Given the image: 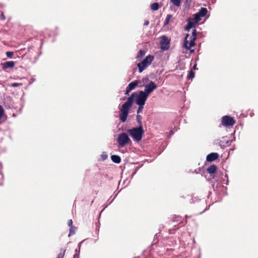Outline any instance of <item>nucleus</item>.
<instances>
[{"instance_id": "f257e3e1", "label": "nucleus", "mask_w": 258, "mask_h": 258, "mask_svg": "<svg viewBox=\"0 0 258 258\" xmlns=\"http://www.w3.org/2000/svg\"><path fill=\"white\" fill-rule=\"evenodd\" d=\"M136 93L134 92L127 98V101L124 103L120 109V112L119 115V118L122 122L126 121L129 110L132 107L134 102V98H136Z\"/></svg>"}, {"instance_id": "f03ea898", "label": "nucleus", "mask_w": 258, "mask_h": 258, "mask_svg": "<svg viewBox=\"0 0 258 258\" xmlns=\"http://www.w3.org/2000/svg\"><path fill=\"white\" fill-rule=\"evenodd\" d=\"M127 132L134 142L139 143L142 139L145 132L143 126H139L128 130Z\"/></svg>"}, {"instance_id": "7ed1b4c3", "label": "nucleus", "mask_w": 258, "mask_h": 258, "mask_svg": "<svg viewBox=\"0 0 258 258\" xmlns=\"http://www.w3.org/2000/svg\"><path fill=\"white\" fill-rule=\"evenodd\" d=\"M19 52L20 54L27 55V57L31 60H36L39 56L38 52L34 50L33 46H29L27 49L21 48Z\"/></svg>"}, {"instance_id": "20e7f679", "label": "nucleus", "mask_w": 258, "mask_h": 258, "mask_svg": "<svg viewBox=\"0 0 258 258\" xmlns=\"http://www.w3.org/2000/svg\"><path fill=\"white\" fill-rule=\"evenodd\" d=\"M189 34H187L186 36L184 38V47L187 49L189 50L190 47H194L196 45L195 40L197 39V30L196 29H193L192 30V36L190 38L189 42L187 40V37H188Z\"/></svg>"}, {"instance_id": "39448f33", "label": "nucleus", "mask_w": 258, "mask_h": 258, "mask_svg": "<svg viewBox=\"0 0 258 258\" xmlns=\"http://www.w3.org/2000/svg\"><path fill=\"white\" fill-rule=\"evenodd\" d=\"M154 59V56L152 55H148L145 57L143 60L138 63L139 73H142L148 66H149Z\"/></svg>"}, {"instance_id": "423d86ee", "label": "nucleus", "mask_w": 258, "mask_h": 258, "mask_svg": "<svg viewBox=\"0 0 258 258\" xmlns=\"http://www.w3.org/2000/svg\"><path fill=\"white\" fill-rule=\"evenodd\" d=\"M117 141L119 146L123 147L125 145L128 144L131 142V140L126 133H122L118 135Z\"/></svg>"}, {"instance_id": "0eeeda50", "label": "nucleus", "mask_w": 258, "mask_h": 258, "mask_svg": "<svg viewBox=\"0 0 258 258\" xmlns=\"http://www.w3.org/2000/svg\"><path fill=\"white\" fill-rule=\"evenodd\" d=\"M148 96L140 91L138 94L136 93L135 102L136 104L145 105L147 100Z\"/></svg>"}, {"instance_id": "6e6552de", "label": "nucleus", "mask_w": 258, "mask_h": 258, "mask_svg": "<svg viewBox=\"0 0 258 258\" xmlns=\"http://www.w3.org/2000/svg\"><path fill=\"white\" fill-rule=\"evenodd\" d=\"M157 87V85L152 81H150L149 84L145 85V89L143 92L148 96Z\"/></svg>"}, {"instance_id": "1a4fd4ad", "label": "nucleus", "mask_w": 258, "mask_h": 258, "mask_svg": "<svg viewBox=\"0 0 258 258\" xmlns=\"http://www.w3.org/2000/svg\"><path fill=\"white\" fill-rule=\"evenodd\" d=\"M222 124L225 126H232L235 123V120L233 117L228 115H225L222 118Z\"/></svg>"}, {"instance_id": "9d476101", "label": "nucleus", "mask_w": 258, "mask_h": 258, "mask_svg": "<svg viewBox=\"0 0 258 258\" xmlns=\"http://www.w3.org/2000/svg\"><path fill=\"white\" fill-rule=\"evenodd\" d=\"M170 47V40L168 38L164 36L163 37L162 41L161 43V49L163 50H167Z\"/></svg>"}, {"instance_id": "9b49d317", "label": "nucleus", "mask_w": 258, "mask_h": 258, "mask_svg": "<svg viewBox=\"0 0 258 258\" xmlns=\"http://www.w3.org/2000/svg\"><path fill=\"white\" fill-rule=\"evenodd\" d=\"M187 24L184 27V30L185 31H189L190 29L192 27H195L197 23L195 21L191 18H188L187 20Z\"/></svg>"}, {"instance_id": "f8f14e48", "label": "nucleus", "mask_w": 258, "mask_h": 258, "mask_svg": "<svg viewBox=\"0 0 258 258\" xmlns=\"http://www.w3.org/2000/svg\"><path fill=\"white\" fill-rule=\"evenodd\" d=\"M219 157V155L217 153H211L207 156L206 160L208 162H212L217 160Z\"/></svg>"}, {"instance_id": "ddd939ff", "label": "nucleus", "mask_w": 258, "mask_h": 258, "mask_svg": "<svg viewBox=\"0 0 258 258\" xmlns=\"http://www.w3.org/2000/svg\"><path fill=\"white\" fill-rule=\"evenodd\" d=\"M15 62L14 61H8L1 63L2 68L4 70H5L8 68H13L15 66Z\"/></svg>"}, {"instance_id": "4468645a", "label": "nucleus", "mask_w": 258, "mask_h": 258, "mask_svg": "<svg viewBox=\"0 0 258 258\" xmlns=\"http://www.w3.org/2000/svg\"><path fill=\"white\" fill-rule=\"evenodd\" d=\"M217 170V167L215 164H213L210 165L207 169L208 172L210 174H214L216 173Z\"/></svg>"}, {"instance_id": "2eb2a0df", "label": "nucleus", "mask_w": 258, "mask_h": 258, "mask_svg": "<svg viewBox=\"0 0 258 258\" xmlns=\"http://www.w3.org/2000/svg\"><path fill=\"white\" fill-rule=\"evenodd\" d=\"M111 160L115 163H119L121 162V158L118 155H111Z\"/></svg>"}, {"instance_id": "dca6fc26", "label": "nucleus", "mask_w": 258, "mask_h": 258, "mask_svg": "<svg viewBox=\"0 0 258 258\" xmlns=\"http://www.w3.org/2000/svg\"><path fill=\"white\" fill-rule=\"evenodd\" d=\"M208 12V10L205 8H202L200 11L198 12V14L202 17H204L206 16L207 13Z\"/></svg>"}, {"instance_id": "f3484780", "label": "nucleus", "mask_w": 258, "mask_h": 258, "mask_svg": "<svg viewBox=\"0 0 258 258\" xmlns=\"http://www.w3.org/2000/svg\"><path fill=\"white\" fill-rule=\"evenodd\" d=\"M138 82L135 81L131 82L127 86L130 89H131V90H133L135 88V87L138 85Z\"/></svg>"}, {"instance_id": "a211bd4d", "label": "nucleus", "mask_w": 258, "mask_h": 258, "mask_svg": "<svg viewBox=\"0 0 258 258\" xmlns=\"http://www.w3.org/2000/svg\"><path fill=\"white\" fill-rule=\"evenodd\" d=\"M159 8V5L158 3H154L151 5V9L153 11H157Z\"/></svg>"}, {"instance_id": "6ab92c4d", "label": "nucleus", "mask_w": 258, "mask_h": 258, "mask_svg": "<svg viewBox=\"0 0 258 258\" xmlns=\"http://www.w3.org/2000/svg\"><path fill=\"white\" fill-rule=\"evenodd\" d=\"M172 18V16L171 15L168 14L167 15L164 23V25L166 26L168 25L170 21V20Z\"/></svg>"}, {"instance_id": "aec40b11", "label": "nucleus", "mask_w": 258, "mask_h": 258, "mask_svg": "<svg viewBox=\"0 0 258 258\" xmlns=\"http://www.w3.org/2000/svg\"><path fill=\"white\" fill-rule=\"evenodd\" d=\"M142 119V116L141 115H140L139 114H137V115L136 116V120L139 124V126H143Z\"/></svg>"}, {"instance_id": "412c9836", "label": "nucleus", "mask_w": 258, "mask_h": 258, "mask_svg": "<svg viewBox=\"0 0 258 258\" xmlns=\"http://www.w3.org/2000/svg\"><path fill=\"white\" fill-rule=\"evenodd\" d=\"M66 249L63 248L60 249V252L58 254L56 258H63L65 254Z\"/></svg>"}, {"instance_id": "4be33fe9", "label": "nucleus", "mask_w": 258, "mask_h": 258, "mask_svg": "<svg viewBox=\"0 0 258 258\" xmlns=\"http://www.w3.org/2000/svg\"><path fill=\"white\" fill-rule=\"evenodd\" d=\"M225 138H223V140H221L219 142V145L222 149H224L226 148L225 145Z\"/></svg>"}, {"instance_id": "5701e85b", "label": "nucleus", "mask_w": 258, "mask_h": 258, "mask_svg": "<svg viewBox=\"0 0 258 258\" xmlns=\"http://www.w3.org/2000/svg\"><path fill=\"white\" fill-rule=\"evenodd\" d=\"M201 18L202 17L197 13L195 15V17L192 19L194 20L195 22L197 24L201 20Z\"/></svg>"}, {"instance_id": "b1692460", "label": "nucleus", "mask_w": 258, "mask_h": 258, "mask_svg": "<svg viewBox=\"0 0 258 258\" xmlns=\"http://www.w3.org/2000/svg\"><path fill=\"white\" fill-rule=\"evenodd\" d=\"M182 0H170L171 2L175 6L179 7Z\"/></svg>"}, {"instance_id": "393cba45", "label": "nucleus", "mask_w": 258, "mask_h": 258, "mask_svg": "<svg viewBox=\"0 0 258 258\" xmlns=\"http://www.w3.org/2000/svg\"><path fill=\"white\" fill-rule=\"evenodd\" d=\"M145 54V51L142 49L140 50L137 54V58H140L144 56Z\"/></svg>"}, {"instance_id": "a878e982", "label": "nucleus", "mask_w": 258, "mask_h": 258, "mask_svg": "<svg viewBox=\"0 0 258 258\" xmlns=\"http://www.w3.org/2000/svg\"><path fill=\"white\" fill-rule=\"evenodd\" d=\"M139 107L137 110V114H139L140 113L142 112L143 109L144 108V105L137 104Z\"/></svg>"}, {"instance_id": "bb28decb", "label": "nucleus", "mask_w": 258, "mask_h": 258, "mask_svg": "<svg viewBox=\"0 0 258 258\" xmlns=\"http://www.w3.org/2000/svg\"><path fill=\"white\" fill-rule=\"evenodd\" d=\"M75 227H70L69 236H70L72 235H74L75 233Z\"/></svg>"}, {"instance_id": "cd10ccee", "label": "nucleus", "mask_w": 258, "mask_h": 258, "mask_svg": "<svg viewBox=\"0 0 258 258\" xmlns=\"http://www.w3.org/2000/svg\"><path fill=\"white\" fill-rule=\"evenodd\" d=\"M14 53L13 51H7L6 52V55L9 58H12L13 56L14 55Z\"/></svg>"}, {"instance_id": "c85d7f7f", "label": "nucleus", "mask_w": 258, "mask_h": 258, "mask_svg": "<svg viewBox=\"0 0 258 258\" xmlns=\"http://www.w3.org/2000/svg\"><path fill=\"white\" fill-rule=\"evenodd\" d=\"M100 157H101V160L102 161H104L107 158L108 156H107V154L106 153V152H103L100 155Z\"/></svg>"}, {"instance_id": "c756f323", "label": "nucleus", "mask_w": 258, "mask_h": 258, "mask_svg": "<svg viewBox=\"0 0 258 258\" xmlns=\"http://www.w3.org/2000/svg\"><path fill=\"white\" fill-rule=\"evenodd\" d=\"M194 77L195 73L192 70H190L187 76V78L192 79Z\"/></svg>"}, {"instance_id": "7c9ffc66", "label": "nucleus", "mask_w": 258, "mask_h": 258, "mask_svg": "<svg viewBox=\"0 0 258 258\" xmlns=\"http://www.w3.org/2000/svg\"><path fill=\"white\" fill-rule=\"evenodd\" d=\"M178 216L174 215V216L172 218V221L173 222H178L180 221L179 219H177V218H179Z\"/></svg>"}, {"instance_id": "2f4dec72", "label": "nucleus", "mask_w": 258, "mask_h": 258, "mask_svg": "<svg viewBox=\"0 0 258 258\" xmlns=\"http://www.w3.org/2000/svg\"><path fill=\"white\" fill-rule=\"evenodd\" d=\"M4 114V110L3 108V107L0 105V119H1L2 117L3 116Z\"/></svg>"}, {"instance_id": "473e14b6", "label": "nucleus", "mask_w": 258, "mask_h": 258, "mask_svg": "<svg viewBox=\"0 0 258 258\" xmlns=\"http://www.w3.org/2000/svg\"><path fill=\"white\" fill-rule=\"evenodd\" d=\"M225 177L226 178H223V181H224L225 180H226V182L225 183L226 185H228V183H229V180H228V175L226 173L225 174Z\"/></svg>"}, {"instance_id": "72a5a7b5", "label": "nucleus", "mask_w": 258, "mask_h": 258, "mask_svg": "<svg viewBox=\"0 0 258 258\" xmlns=\"http://www.w3.org/2000/svg\"><path fill=\"white\" fill-rule=\"evenodd\" d=\"M225 145H226V147L229 146L230 145V141L228 140L227 139V137H225Z\"/></svg>"}, {"instance_id": "f704fd0d", "label": "nucleus", "mask_w": 258, "mask_h": 258, "mask_svg": "<svg viewBox=\"0 0 258 258\" xmlns=\"http://www.w3.org/2000/svg\"><path fill=\"white\" fill-rule=\"evenodd\" d=\"M84 240H82L81 242H80L78 245V254H79V253H80V248H81V244L82 243L84 242Z\"/></svg>"}, {"instance_id": "c9c22d12", "label": "nucleus", "mask_w": 258, "mask_h": 258, "mask_svg": "<svg viewBox=\"0 0 258 258\" xmlns=\"http://www.w3.org/2000/svg\"><path fill=\"white\" fill-rule=\"evenodd\" d=\"M132 90H131V89H130L128 86L126 87V90H125V95H128L129 94V93Z\"/></svg>"}, {"instance_id": "e433bc0d", "label": "nucleus", "mask_w": 258, "mask_h": 258, "mask_svg": "<svg viewBox=\"0 0 258 258\" xmlns=\"http://www.w3.org/2000/svg\"><path fill=\"white\" fill-rule=\"evenodd\" d=\"M68 226L70 227H73V221L72 219H70L68 221Z\"/></svg>"}, {"instance_id": "4c0bfd02", "label": "nucleus", "mask_w": 258, "mask_h": 258, "mask_svg": "<svg viewBox=\"0 0 258 258\" xmlns=\"http://www.w3.org/2000/svg\"><path fill=\"white\" fill-rule=\"evenodd\" d=\"M100 222H99L98 225H97V227H96V232L97 233V234H98V233H99V228H100Z\"/></svg>"}, {"instance_id": "58836bf2", "label": "nucleus", "mask_w": 258, "mask_h": 258, "mask_svg": "<svg viewBox=\"0 0 258 258\" xmlns=\"http://www.w3.org/2000/svg\"><path fill=\"white\" fill-rule=\"evenodd\" d=\"M108 206V205L107 204H105V205H103V207H103V209L101 210V212H100V214H99V218H100V215H101V213L102 212V211H103V210H104L106 208H107Z\"/></svg>"}, {"instance_id": "ea45409f", "label": "nucleus", "mask_w": 258, "mask_h": 258, "mask_svg": "<svg viewBox=\"0 0 258 258\" xmlns=\"http://www.w3.org/2000/svg\"><path fill=\"white\" fill-rule=\"evenodd\" d=\"M116 196V195L115 196V197L110 201H109V200H108L107 201V204L109 205H110L112 202H113V201H114V200L115 199V197Z\"/></svg>"}, {"instance_id": "a19ab883", "label": "nucleus", "mask_w": 258, "mask_h": 258, "mask_svg": "<svg viewBox=\"0 0 258 258\" xmlns=\"http://www.w3.org/2000/svg\"><path fill=\"white\" fill-rule=\"evenodd\" d=\"M199 200V199H198L197 198H192L191 199V201L190 202V203H194L195 202V201H198Z\"/></svg>"}, {"instance_id": "79ce46f5", "label": "nucleus", "mask_w": 258, "mask_h": 258, "mask_svg": "<svg viewBox=\"0 0 258 258\" xmlns=\"http://www.w3.org/2000/svg\"><path fill=\"white\" fill-rule=\"evenodd\" d=\"M19 85V84L18 83H13L12 84V87H17Z\"/></svg>"}, {"instance_id": "37998d69", "label": "nucleus", "mask_w": 258, "mask_h": 258, "mask_svg": "<svg viewBox=\"0 0 258 258\" xmlns=\"http://www.w3.org/2000/svg\"><path fill=\"white\" fill-rule=\"evenodd\" d=\"M149 24V22L148 20H146L144 22V26H148Z\"/></svg>"}, {"instance_id": "c03bdc74", "label": "nucleus", "mask_w": 258, "mask_h": 258, "mask_svg": "<svg viewBox=\"0 0 258 258\" xmlns=\"http://www.w3.org/2000/svg\"><path fill=\"white\" fill-rule=\"evenodd\" d=\"M217 173L218 174V175H219V176H220V175H223V171H219L218 172V173Z\"/></svg>"}, {"instance_id": "a18cd8bd", "label": "nucleus", "mask_w": 258, "mask_h": 258, "mask_svg": "<svg viewBox=\"0 0 258 258\" xmlns=\"http://www.w3.org/2000/svg\"><path fill=\"white\" fill-rule=\"evenodd\" d=\"M193 69L195 70H198V68H197V64H195L194 66H193Z\"/></svg>"}, {"instance_id": "49530a36", "label": "nucleus", "mask_w": 258, "mask_h": 258, "mask_svg": "<svg viewBox=\"0 0 258 258\" xmlns=\"http://www.w3.org/2000/svg\"><path fill=\"white\" fill-rule=\"evenodd\" d=\"M5 106L6 108H11V106H7L6 104H5Z\"/></svg>"}, {"instance_id": "de8ad7c7", "label": "nucleus", "mask_w": 258, "mask_h": 258, "mask_svg": "<svg viewBox=\"0 0 258 258\" xmlns=\"http://www.w3.org/2000/svg\"><path fill=\"white\" fill-rule=\"evenodd\" d=\"M2 17L3 19H4V20L5 19V16L3 14H2Z\"/></svg>"}, {"instance_id": "09e8293b", "label": "nucleus", "mask_w": 258, "mask_h": 258, "mask_svg": "<svg viewBox=\"0 0 258 258\" xmlns=\"http://www.w3.org/2000/svg\"><path fill=\"white\" fill-rule=\"evenodd\" d=\"M169 134H170V135H171L173 134V131H170L169 132Z\"/></svg>"}, {"instance_id": "8fccbe9b", "label": "nucleus", "mask_w": 258, "mask_h": 258, "mask_svg": "<svg viewBox=\"0 0 258 258\" xmlns=\"http://www.w3.org/2000/svg\"><path fill=\"white\" fill-rule=\"evenodd\" d=\"M125 97H122V98H120V100H125Z\"/></svg>"}, {"instance_id": "3c124183", "label": "nucleus", "mask_w": 258, "mask_h": 258, "mask_svg": "<svg viewBox=\"0 0 258 258\" xmlns=\"http://www.w3.org/2000/svg\"><path fill=\"white\" fill-rule=\"evenodd\" d=\"M76 253H77V252H78V249H76Z\"/></svg>"}, {"instance_id": "603ef678", "label": "nucleus", "mask_w": 258, "mask_h": 258, "mask_svg": "<svg viewBox=\"0 0 258 258\" xmlns=\"http://www.w3.org/2000/svg\"><path fill=\"white\" fill-rule=\"evenodd\" d=\"M194 51V49L190 50V52H193Z\"/></svg>"}, {"instance_id": "864d4df0", "label": "nucleus", "mask_w": 258, "mask_h": 258, "mask_svg": "<svg viewBox=\"0 0 258 258\" xmlns=\"http://www.w3.org/2000/svg\"><path fill=\"white\" fill-rule=\"evenodd\" d=\"M156 235H155L154 241H155V237H156Z\"/></svg>"}, {"instance_id": "5fc2aeb1", "label": "nucleus", "mask_w": 258, "mask_h": 258, "mask_svg": "<svg viewBox=\"0 0 258 258\" xmlns=\"http://www.w3.org/2000/svg\"><path fill=\"white\" fill-rule=\"evenodd\" d=\"M146 80L148 81V78L146 79Z\"/></svg>"}]
</instances>
